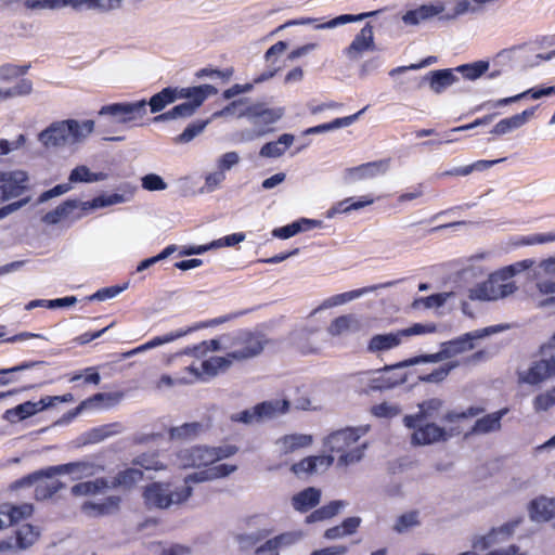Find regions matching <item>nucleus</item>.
I'll return each instance as SVG.
<instances>
[{
  "label": "nucleus",
  "mask_w": 555,
  "mask_h": 555,
  "mask_svg": "<svg viewBox=\"0 0 555 555\" xmlns=\"http://www.w3.org/2000/svg\"><path fill=\"white\" fill-rule=\"evenodd\" d=\"M78 207V201L76 199H67L59 205L55 209L47 212L42 217V221L46 224H56L61 220L67 218L74 209Z\"/></svg>",
  "instance_id": "a18cd8bd"
},
{
  "label": "nucleus",
  "mask_w": 555,
  "mask_h": 555,
  "mask_svg": "<svg viewBox=\"0 0 555 555\" xmlns=\"http://www.w3.org/2000/svg\"><path fill=\"white\" fill-rule=\"evenodd\" d=\"M93 130V120H59L42 130L38 134V141L48 150L62 149L81 143Z\"/></svg>",
  "instance_id": "f03ea898"
},
{
  "label": "nucleus",
  "mask_w": 555,
  "mask_h": 555,
  "mask_svg": "<svg viewBox=\"0 0 555 555\" xmlns=\"http://www.w3.org/2000/svg\"><path fill=\"white\" fill-rule=\"evenodd\" d=\"M321 224L322 222L320 220L300 218L289 224L274 229L272 234L278 238L286 240L296 235L299 232L321 227Z\"/></svg>",
  "instance_id": "cd10ccee"
},
{
  "label": "nucleus",
  "mask_w": 555,
  "mask_h": 555,
  "mask_svg": "<svg viewBox=\"0 0 555 555\" xmlns=\"http://www.w3.org/2000/svg\"><path fill=\"white\" fill-rule=\"evenodd\" d=\"M120 498L117 495H112L104 499L100 503L87 501L82 504L81 509L88 516L107 515L115 512L118 508Z\"/></svg>",
  "instance_id": "2f4dec72"
},
{
  "label": "nucleus",
  "mask_w": 555,
  "mask_h": 555,
  "mask_svg": "<svg viewBox=\"0 0 555 555\" xmlns=\"http://www.w3.org/2000/svg\"><path fill=\"white\" fill-rule=\"evenodd\" d=\"M202 430L203 425L198 422H193L170 428L169 435L171 439H191L196 437Z\"/></svg>",
  "instance_id": "6e6d98bb"
},
{
  "label": "nucleus",
  "mask_w": 555,
  "mask_h": 555,
  "mask_svg": "<svg viewBox=\"0 0 555 555\" xmlns=\"http://www.w3.org/2000/svg\"><path fill=\"white\" fill-rule=\"evenodd\" d=\"M236 448L232 446H225L220 448L209 447H192L182 449L177 453L176 465L180 468L202 467L209 466L214 467L217 461L227 459L236 452Z\"/></svg>",
  "instance_id": "39448f33"
},
{
  "label": "nucleus",
  "mask_w": 555,
  "mask_h": 555,
  "mask_svg": "<svg viewBox=\"0 0 555 555\" xmlns=\"http://www.w3.org/2000/svg\"><path fill=\"white\" fill-rule=\"evenodd\" d=\"M230 339L231 334L222 335L219 338L210 339V340H204L203 343V349H204V356L209 351H230Z\"/></svg>",
  "instance_id": "338daca9"
},
{
  "label": "nucleus",
  "mask_w": 555,
  "mask_h": 555,
  "mask_svg": "<svg viewBox=\"0 0 555 555\" xmlns=\"http://www.w3.org/2000/svg\"><path fill=\"white\" fill-rule=\"evenodd\" d=\"M450 296L451 293H439L427 297H421L413 301V307L420 308L422 306L425 309L440 308L446 304Z\"/></svg>",
  "instance_id": "bf43d9fd"
},
{
  "label": "nucleus",
  "mask_w": 555,
  "mask_h": 555,
  "mask_svg": "<svg viewBox=\"0 0 555 555\" xmlns=\"http://www.w3.org/2000/svg\"><path fill=\"white\" fill-rule=\"evenodd\" d=\"M27 176L24 171L0 172V188L7 201L20 196L26 189Z\"/></svg>",
  "instance_id": "6ab92c4d"
},
{
  "label": "nucleus",
  "mask_w": 555,
  "mask_h": 555,
  "mask_svg": "<svg viewBox=\"0 0 555 555\" xmlns=\"http://www.w3.org/2000/svg\"><path fill=\"white\" fill-rule=\"evenodd\" d=\"M120 193L103 194L94 197L91 202L83 203V208H102L116 204L126 203L132 199L137 186L126 183L120 186Z\"/></svg>",
  "instance_id": "f3484780"
},
{
  "label": "nucleus",
  "mask_w": 555,
  "mask_h": 555,
  "mask_svg": "<svg viewBox=\"0 0 555 555\" xmlns=\"http://www.w3.org/2000/svg\"><path fill=\"white\" fill-rule=\"evenodd\" d=\"M375 288L376 287H369V288L364 287V288H359V289H354V291H350V292H346V293L334 295L332 297L326 298L314 310V312H318V311L324 310V309H328V308H332V307L344 305V304H346L348 301H351V300H354V299L361 297L362 295H364L367 292H371V291H373Z\"/></svg>",
  "instance_id": "ea45409f"
},
{
  "label": "nucleus",
  "mask_w": 555,
  "mask_h": 555,
  "mask_svg": "<svg viewBox=\"0 0 555 555\" xmlns=\"http://www.w3.org/2000/svg\"><path fill=\"white\" fill-rule=\"evenodd\" d=\"M31 512L33 507L29 504L20 506L5 504L1 506V515L5 518L9 527L29 516Z\"/></svg>",
  "instance_id": "09e8293b"
},
{
  "label": "nucleus",
  "mask_w": 555,
  "mask_h": 555,
  "mask_svg": "<svg viewBox=\"0 0 555 555\" xmlns=\"http://www.w3.org/2000/svg\"><path fill=\"white\" fill-rule=\"evenodd\" d=\"M273 532L270 528H260L250 532H245L237 535V542L242 550H248L255 546L260 541L267 539Z\"/></svg>",
  "instance_id": "8fccbe9b"
},
{
  "label": "nucleus",
  "mask_w": 555,
  "mask_h": 555,
  "mask_svg": "<svg viewBox=\"0 0 555 555\" xmlns=\"http://www.w3.org/2000/svg\"><path fill=\"white\" fill-rule=\"evenodd\" d=\"M293 142L294 135L284 133L276 141L266 143L260 149L259 155L268 158L280 157L293 144Z\"/></svg>",
  "instance_id": "58836bf2"
},
{
  "label": "nucleus",
  "mask_w": 555,
  "mask_h": 555,
  "mask_svg": "<svg viewBox=\"0 0 555 555\" xmlns=\"http://www.w3.org/2000/svg\"><path fill=\"white\" fill-rule=\"evenodd\" d=\"M507 412L508 409L504 408L477 420L472 428V434H489L499 430L501 428V420Z\"/></svg>",
  "instance_id": "473e14b6"
},
{
  "label": "nucleus",
  "mask_w": 555,
  "mask_h": 555,
  "mask_svg": "<svg viewBox=\"0 0 555 555\" xmlns=\"http://www.w3.org/2000/svg\"><path fill=\"white\" fill-rule=\"evenodd\" d=\"M489 68V62L477 61L470 64H464L455 67V73L462 74V76L468 80H476L481 77Z\"/></svg>",
  "instance_id": "603ef678"
},
{
  "label": "nucleus",
  "mask_w": 555,
  "mask_h": 555,
  "mask_svg": "<svg viewBox=\"0 0 555 555\" xmlns=\"http://www.w3.org/2000/svg\"><path fill=\"white\" fill-rule=\"evenodd\" d=\"M389 169V159L369 162L344 170L343 181L346 184H353L360 181L375 179L384 176Z\"/></svg>",
  "instance_id": "9b49d317"
},
{
  "label": "nucleus",
  "mask_w": 555,
  "mask_h": 555,
  "mask_svg": "<svg viewBox=\"0 0 555 555\" xmlns=\"http://www.w3.org/2000/svg\"><path fill=\"white\" fill-rule=\"evenodd\" d=\"M348 503L343 500L332 501L331 503L315 509L306 518V522L312 524L323 521L337 515L339 511L346 507Z\"/></svg>",
  "instance_id": "37998d69"
},
{
  "label": "nucleus",
  "mask_w": 555,
  "mask_h": 555,
  "mask_svg": "<svg viewBox=\"0 0 555 555\" xmlns=\"http://www.w3.org/2000/svg\"><path fill=\"white\" fill-rule=\"evenodd\" d=\"M318 332L317 327H308L304 326L300 328L294 330L291 335L289 339L292 344L295 346V348L302 354H311L317 353L319 351V348L313 346L309 339L311 336H313Z\"/></svg>",
  "instance_id": "bb28decb"
},
{
  "label": "nucleus",
  "mask_w": 555,
  "mask_h": 555,
  "mask_svg": "<svg viewBox=\"0 0 555 555\" xmlns=\"http://www.w3.org/2000/svg\"><path fill=\"white\" fill-rule=\"evenodd\" d=\"M490 280H493V289L498 294V300L512 295L516 291V285L513 281L507 280L500 270L489 275Z\"/></svg>",
  "instance_id": "3c124183"
},
{
  "label": "nucleus",
  "mask_w": 555,
  "mask_h": 555,
  "mask_svg": "<svg viewBox=\"0 0 555 555\" xmlns=\"http://www.w3.org/2000/svg\"><path fill=\"white\" fill-rule=\"evenodd\" d=\"M98 114L107 124L133 128L143 125V119L147 115V102L146 100H139L111 103L103 105Z\"/></svg>",
  "instance_id": "20e7f679"
},
{
  "label": "nucleus",
  "mask_w": 555,
  "mask_h": 555,
  "mask_svg": "<svg viewBox=\"0 0 555 555\" xmlns=\"http://www.w3.org/2000/svg\"><path fill=\"white\" fill-rule=\"evenodd\" d=\"M180 88L178 87H167L164 88L160 92L154 94L150 101L147 102V106H150L151 113H159L167 105L176 102L177 100H181L183 95H188V93H181Z\"/></svg>",
  "instance_id": "a878e982"
},
{
  "label": "nucleus",
  "mask_w": 555,
  "mask_h": 555,
  "mask_svg": "<svg viewBox=\"0 0 555 555\" xmlns=\"http://www.w3.org/2000/svg\"><path fill=\"white\" fill-rule=\"evenodd\" d=\"M321 499V491L313 487H309L292 499L293 507L298 512H307L317 506Z\"/></svg>",
  "instance_id": "f704fd0d"
},
{
  "label": "nucleus",
  "mask_w": 555,
  "mask_h": 555,
  "mask_svg": "<svg viewBox=\"0 0 555 555\" xmlns=\"http://www.w3.org/2000/svg\"><path fill=\"white\" fill-rule=\"evenodd\" d=\"M359 320L352 314H347L334 319L331 322L327 332L332 336H340L348 333H354L359 331Z\"/></svg>",
  "instance_id": "e433bc0d"
},
{
  "label": "nucleus",
  "mask_w": 555,
  "mask_h": 555,
  "mask_svg": "<svg viewBox=\"0 0 555 555\" xmlns=\"http://www.w3.org/2000/svg\"><path fill=\"white\" fill-rule=\"evenodd\" d=\"M38 532L28 524L23 525L16 531V542L21 548H26L35 543Z\"/></svg>",
  "instance_id": "e2e57ef3"
},
{
  "label": "nucleus",
  "mask_w": 555,
  "mask_h": 555,
  "mask_svg": "<svg viewBox=\"0 0 555 555\" xmlns=\"http://www.w3.org/2000/svg\"><path fill=\"white\" fill-rule=\"evenodd\" d=\"M236 465L217 464L201 472L189 474L182 485L154 481L145 486L143 491L144 504L149 509H169L185 504L193 494L192 483L223 478L236 470Z\"/></svg>",
  "instance_id": "f257e3e1"
},
{
  "label": "nucleus",
  "mask_w": 555,
  "mask_h": 555,
  "mask_svg": "<svg viewBox=\"0 0 555 555\" xmlns=\"http://www.w3.org/2000/svg\"><path fill=\"white\" fill-rule=\"evenodd\" d=\"M553 375H555V357L535 361L527 371L519 373V380L538 385Z\"/></svg>",
  "instance_id": "2eb2a0df"
},
{
  "label": "nucleus",
  "mask_w": 555,
  "mask_h": 555,
  "mask_svg": "<svg viewBox=\"0 0 555 555\" xmlns=\"http://www.w3.org/2000/svg\"><path fill=\"white\" fill-rule=\"evenodd\" d=\"M532 272L535 278L555 279V257L541 261Z\"/></svg>",
  "instance_id": "774afa93"
},
{
  "label": "nucleus",
  "mask_w": 555,
  "mask_h": 555,
  "mask_svg": "<svg viewBox=\"0 0 555 555\" xmlns=\"http://www.w3.org/2000/svg\"><path fill=\"white\" fill-rule=\"evenodd\" d=\"M436 331L437 326L434 323H414L410 327L400 330V335L402 336V339H404L411 336L431 334Z\"/></svg>",
  "instance_id": "0e129e2a"
},
{
  "label": "nucleus",
  "mask_w": 555,
  "mask_h": 555,
  "mask_svg": "<svg viewBox=\"0 0 555 555\" xmlns=\"http://www.w3.org/2000/svg\"><path fill=\"white\" fill-rule=\"evenodd\" d=\"M423 81L428 82L429 88L437 94L442 93L449 87L456 83L459 81V77L456 76L454 68L447 69H436L429 72L424 78Z\"/></svg>",
  "instance_id": "5701e85b"
},
{
  "label": "nucleus",
  "mask_w": 555,
  "mask_h": 555,
  "mask_svg": "<svg viewBox=\"0 0 555 555\" xmlns=\"http://www.w3.org/2000/svg\"><path fill=\"white\" fill-rule=\"evenodd\" d=\"M555 94L554 87H541V88H531L528 89L519 94L495 100V101H487L482 104H480L477 109H483V108H498L501 106H505L515 102H518L519 100H522L527 96H530L533 100L541 99L542 96H548Z\"/></svg>",
  "instance_id": "a211bd4d"
},
{
  "label": "nucleus",
  "mask_w": 555,
  "mask_h": 555,
  "mask_svg": "<svg viewBox=\"0 0 555 555\" xmlns=\"http://www.w3.org/2000/svg\"><path fill=\"white\" fill-rule=\"evenodd\" d=\"M402 340L400 331L395 333L377 334L370 339L367 350L370 352L387 351L398 347Z\"/></svg>",
  "instance_id": "7c9ffc66"
},
{
  "label": "nucleus",
  "mask_w": 555,
  "mask_h": 555,
  "mask_svg": "<svg viewBox=\"0 0 555 555\" xmlns=\"http://www.w3.org/2000/svg\"><path fill=\"white\" fill-rule=\"evenodd\" d=\"M311 435L306 434H291L279 438L275 441L276 450L281 454H289L302 448H307L312 443Z\"/></svg>",
  "instance_id": "b1692460"
},
{
  "label": "nucleus",
  "mask_w": 555,
  "mask_h": 555,
  "mask_svg": "<svg viewBox=\"0 0 555 555\" xmlns=\"http://www.w3.org/2000/svg\"><path fill=\"white\" fill-rule=\"evenodd\" d=\"M446 352L441 348L440 351L433 353V354H423V356H416L406 360H403L401 362H398L396 364H392L390 367H408L421 363H437L440 361L446 360Z\"/></svg>",
  "instance_id": "5fc2aeb1"
},
{
  "label": "nucleus",
  "mask_w": 555,
  "mask_h": 555,
  "mask_svg": "<svg viewBox=\"0 0 555 555\" xmlns=\"http://www.w3.org/2000/svg\"><path fill=\"white\" fill-rule=\"evenodd\" d=\"M122 399L121 392H99L92 397L80 402L78 406L73 410L69 415L70 417L77 416L86 409L90 408H103L108 409L117 404Z\"/></svg>",
  "instance_id": "4be33fe9"
},
{
  "label": "nucleus",
  "mask_w": 555,
  "mask_h": 555,
  "mask_svg": "<svg viewBox=\"0 0 555 555\" xmlns=\"http://www.w3.org/2000/svg\"><path fill=\"white\" fill-rule=\"evenodd\" d=\"M442 408V401L438 398H433L424 401L418 405V412L414 415H405L403 418L406 427H415L418 423L434 421L438 417V412Z\"/></svg>",
  "instance_id": "412c9836"
},
{
  "label": "nucleus",
  "mask_w": 555,
  "mask_h": 555,
  "mask_svg": "<svg viewBox=\"0 0 555 555\" xmlns=\"http://www.w3.org/2000/svg\"><path fill=\"white\" fill-rule=\"evenodd\" d=\"M420 525L418 512L412 511L399 516L393 525V530L398 533H404Z\"/></svg>",
  "instance_id": "052dcab7"
},
{
  "label": "nucleus",
  "mask_w": 555,
  "mask_h": 555,
  "mask_svg": "<svg viewBox=\"0 0 555 555\" xmlns=\"http://www.w3.org/2000/svg\"><path fill=\"white\" fill-rule=\"evenodd\" d=\"M47 468L37 470L16 482L17 487L30 486L36 483L35 496L37 500H47L56 493L64 485L54 479L55 476H48L43 472Z\"/></svg>",
  "instance_id": "9d476101"
},
{
  "label": "nucleus",
  "mask_w": 555,
  "mask_h": 555,
  "mask_svg": "<svg viewBox=\"0 0 555 555\" xmlns=\"http://www.w3.org/2000/svg\"><path fill=\"white\" fill-rule=\"evenodd\" d=\"M333 462L334 457L332 455L309 456L298 463H295L292 466V470L296 475L312 474L317 473L319 468L326 469L333 464Z\"/></svg>",
  "instance_id": "c85d7f7f"
},
{
  "label": "nucleus",
  "mask_w": 555,
  "mask_h": 555,
  "mask_svg": "<svg viewBox=\"0 0 555 555\" xmlns=\"http://www.w3.org/2000/svg\"><path fill=\"white\" fill-rule=\"evenodd\" d=\"M505 328H506V326H504V325H493V326H488V327H485L481 330H476V331L466 333L456 339L442 343L441 347H442L443 351L446 352L447 359H449V358L455 357L460 353H463L465 351L472 350L474 348L473 341L475 339L483 338L491 334L499 333Z\"/></svg>",
  "instance_id": "6e6552de"
},
{
  "label": "nucleus",
  "mask_w": 555,
  "mask_h": 555,
  "mask_svg": "<svg viewBox=\"0 0 555 555\" xmlns=\"http://www.w3.org/2000/svg\"><path fill=\"white\" fill-rule=\"evenodd\" d=\"M374 48L373 27L371 24H365L349 47L344 50V53L350 60H358L362 53L373 51Z\"/></svg>",
  "instance_id": "dca6fc26"
},
{
  "label": "nucleus",
  "mask_w": 555,
  "mask_h": 555,
  "mask_svg": "<svg viewBox=\"0 0 555 555\" xmlns=\"http://www.w3.org/2000/svg\"><path fill=\"white\" fill-rule=\"evenodd\" d=\"M410 428L414 429L412 434V443L416 446H426L435 442L447 441L451 437L460 434L459 431H454L452 428L448 430L440 427L431 421L418 423L415 427Z\"/></svg>",
  "instance_id": "f8f14e48"
},
{
  "label": "nucleus",
  "mask_w": 555,
  "mask_h": 555,
  "mask_svg": "<svg viewBox=\"0 0 555 555\" xmlns=\"http://www.w3.org/2000/svg\"><path fill=\"white\" fill-rule=\"evenodd\" d=\"M288 409L289 402L287 400H271L257 404L256 413H258L259 421H263L284 414Z\"/></svg>",
  "instance_id": "4c0bfd02"
},
{
  "label": "nucleus",
  "mask_w": 555,
  "mask_h": 555,
  "mask_svg": "<svg viewBox=\"0 0 555 555\" xmlns=\"http://www.w3.org/2000/svg\"><path fill=\"white\" fill-rule=\"evenodd\" d=\"M513 527L508 524L500 528L492 529L485 535L476 537L473 541V548L475 551H486L494 546L498 542L503 541L509 537Z\"/></svg>",
  "instance_id": "393cba45"
},
{
  "label": "nucleus",
  "mask_w": 555,
  "mask_h": 555,
  "mask_svg": "<svg viewBox=\"0 0 555 555\" xmlns=\"http://www.w3.org/2000/svg\"><path fill=\"white\" fill-rule=\"evenodd\" d=\"M268 339L261 332L241 330L231 334L229 357L242 362L259 356Z\"/></svg>",
  "instance_id": "0eeeda50"
},
{
  "label": "nucleus",
  "mask_w": 555,
  "mask_h": 555,
  "mask_svg": "<svg viewBox=\"0 0 555 555\" xmlns=\"http://www.w3.org/2000/svg\"><path fill=\"white\" fill-rule=\"evenodd\" d=\"M386 365L383 370L375 371L369 374V387L372 390H382L389 389L393 386L402 383L404 380L403 377H392L390 376V371L396 367H388Z\"/></svg>",
  "instance_id": "c756f323"
},
{
  "label": "nucleus",
  "mask_w": 555,
  "mask_h": 555,
  "mask_svg": "<svg viewBox=\"0 0 555 555\" xmlns=\"http://www.w3.org/2000/svg\"><path fill=\"white\" fill-rule=\"evenodd\" d=\"M233 362L235 361L229 357L228 351L224 357H211L203 361V372L207 377H215L221 373L227 372Z\"/></svg>",
  "instance_id": "79ce46f5"
},
{
  "label": "nucleus",
  "mask_w": 555,
  "mask_h": 555,
  "mask_svg": "<svg viewBox=\"0 0 555 555\" xmlns=\"http://www.w3.org/2000/svg\"><path fill=\"white\" fill-rule=\"evenodd\" d=\"M367 431V427H348L331 434L324 446L332 453L338 454L337 464L349 466L359 462L366 449V442H360V438Z\"/></svg>",
  "instance_id": "7ed1b4c3"
},
{
  "label": "nucleus",
  "mask_w": 555,
  "mask_h": 555,
  "mask_svg": "<svg viewBox=\"0 0 555 555\" xmlns=\"http://www.w3.org/2000/svg\"><path fill=\"white\" fill-rule=\"evenodd\" d=\"M106 177L104 172H92L87 166L80 165L70 171L68 180L69 183H92L103 181Z\"/></svg>",
  "instance_id": "de8ad7c7"
},
{
  "label": "nucleus",
  "mask_w": 555,
  "mask_h": 555,
  "mask_svg": "<svg viewBox=\"0 0 555 555\" xmlns=\"http://www.w3.org/2000/svg\"><path fill=\"white\" fill-rule=\"evenodd\" d=\"M78 7L79 1L76 0H27L26 7L29 9H59L65 5Z\"/></svg>",
  "instance_id": "680f3d73"
},
{
  "label": "nucleus",
  "mask_w": 555,
  "mask_h": 555,
  "mask_svg": "<svg viewBox=\"0 0 555 555\" xmlns=\"http://www.w3.org/2000/svg\"><path fill=\"white\" fill-rule=\"evenodd\" d=\"M180 91H182L181 93H188V95L182 96V99H186L188 101L155 116L153 119L155 122L191 117L209 95H214L218 92L211 85L180 88Z\"/></svg>",
  "instance_id": "423d86ee"
},
{
  "label": "nucleus",
  "mask_w": 555,
  "mask_h": 555,
  "mask_svg": "<svg viewBox=\"0 0 555 555\" xmlns=\"http://www.w3.org/2000/svg\"><path fill=\"white\" fill-rule=\"evenodd\" d=\"M104 467L94 461H77L66 464L49 466L43 472L48 476L69 475L72 480H80L98 475Z\"/></svg>",
  "instance_id": "1a4fd4ad"
},
{
  "label": "nucleus",
  "mask_w": 555,
  "mask_h": 555,
  "mask_svg": "<svg viewBox=\"0 0 555 555\" xmlns=\"http://www.w3.org/2000/svg\"><path fill=\"white\" fill-rule=\"evenodd\" d=\"M283 107L268 108L261 103L249 104L242 108L237 117H246L254 126H269L282 118Z\"/></svg>",
  "instance_id": "ddd939ff"
},
{
  "label": "nucleus",
  "mask_w": 555,
  "mask_h": 555,
  "mask_svg": "<svg viewBox=\"0 0 555 555\" xmlns=\"http://www.w3.org/2000/svg\"><path fill=\"white\" fill-rule=\"evenodd\" d=\"M133 463L147 470L166 469V465L163 464L155 454H141L134 459Z\"/></svg>",
  "instance_id": "69168bd1"
},
{
  "label": "nucleus",
  "mask_w": 555,
  "mask_h": 555,
  "mask_svg": "<svg viewBox=\"0 0 555 555\" xmlns=\"http://www.w3.org/2000/svg\"><path fill=\"white\" fill-rule=\"evenodd\" d=\"M209 124V120H197L192 124H190L182 133H180L177 138H175V142L178 144H185L191 142L194 138H196L198 134H201L207 125Z\"/></svg>",
  "instance_id": "13d9d810"
},
{
  "label": "nucleus",
  "mask_w": 555,
  "mask_h": 555,
  "mask_svg": "<svg viewBox=\"0 0 555 555\" xmlns=\"http://www.w3.org/2000/svg\"><path fill=\"white\" fill-rule=\"evenodd\" d=\"M493 280H490L489 278L475 285L474 287L469 288L468 291V297L472 300H480V301H493L498 300V294L493 289Z\"/></svg>",
  "instance_id": "49530a36"
},
{
  "label": "nucleus",
  "mask_w": 555,
  "mask_h": 555,
  "mask_svg": "<svg viewBox=\"0 0 555 555\" xmlns=\"http://www.w3.org/2000/svg\"><path fill=\"white\" fill-rule=\"evenodd\" d=\"M143 473L139 468H127L125 470L119 472L115 477L109 479V489L122 488L129 489L134 486L137 482L142 480Z\"/></svg>",
  "instance_id": "a19ab883"
},
{
  "label": "nucleus",
  "mask_w": 555,
  "mask_h": 555,
  "mask_svg": "<svg viewBox=\"0 0 555 555\" xmlns=\"http://www.w3.org/2000/svg\"><path fill=\"white\" fill-rule=\"evenodd\" d=\"M438 17L435 3L420 5L414 10H409L403 16L402 22L409 26H417L421 23Z\"/></svg>",
  "instance_id": "72a5a7b5"
},
{
  "label": "nucleus",
  "mask_w": 555,
  "mask_h": 555,
  "mask_svg": "<svg viewBox=\"0 0 555 555\" xmlns=\"http://www.w3.org/2000/svg\"><path fill=\"white\" fill-rule=\"evenodd\" d=\"M376 14H377V11L365 12V13H361V14H357V15H353V14H343V15H339V16H337L335 18H332L331 21H328L326 23L318 24L314 27L317 29L335 28L337 26L345 25L347 23L362 21V20H364L366 17H371V16H374Z\"/></svg>",
  "instance_id": "864d4df0"
},
{
  "label": "nucleus",
  "mask_w": 555,
  "mask_h": 555,
  "mask_svg": "<svg viewBox=\"0 0 555 555\" xmlns=\"http://www.w3.org/2000/svg\"><path fill=\"white\" fill-rule=\"evenodd\" d=\"M202 325H195V326H192V327H188L185 330H177V331H173V332H170L168 334H165V335H162V336H156L154 338H152L151 340L146 341L147 343V347H150V349H153V348H156L158 346H162V345H165V344H169L178 338H181L185 335H188L189 333L195 331V330H198L201 328Z\"/></svg>",
  "instance_id": "4d7b16f0"
},
{
  "label": "nucleus",
  "mask_w": 555,
  "mask_h": 555,
  "mask_svg": "<svg viewBox=\"0 0 555 555\" xmlns=\"http://www.w3.org/2000/svg\"><path fill=\"white\" fill-rule=\"evenodd\" d=\"M109 485L108 478H96L94 480L76 483L72 487V494L76 496L80 495H96L108 490Z\"/></svg>",
  "instance_id": "c9c22d12"
},
{
  "label": "nucleus",
  "mask_w": 555,
  "mask_h": 555,
  "mask_svg": "<svg viewBox=\"0 0 555 555\" xmlns=\"http://www.w3.org/2000/svg\"><path fill=\"white\" fill-rule=\"evenodd\" d=\"M38 408L37 403L33 401H26L24 403H21L16 405L13 409H9L4 412V420H7L10 423H16L20 421H23L25 418H28L35 414H37Z\"/></svg>",
  "instance_id": "c03bdc74"
},
{
  "label": "nucleus",
  "mask_w": 555,
  "mask_h": 555,
  "mask_svg": "<svg viewBox=\"0 0 555 555\" xmlns=\"http://www.w3.org/2000/svg\"><path fill=\"white\" fill-rule=\"evenodd\" d=\"M305 538L302 530H291L282 532L271 539H268L263 544L259 545L255 553L261 555L270 553L271 555H280L281 551H285L299 542Z\"/></svg>",
  "instance_id": "4468645a"
},
{
  "label": "nucleus",
  "mask_w": 555,
  "mask_h": 555,
  "mask_svg": "<svg viewBox=\"0 0 555 555\" xmlns=\"http://www.w3.org/2000/svg\"><path fill=\"white\" fill-rule=\"evenodd\" d=\"M535 108L537 107L533 106L519 114L501 119L492 128L491 133L495 135H504L524 127L534 116Z\"/></svg>",
  "instance_id": "aec40b11"
}]
</instances>
